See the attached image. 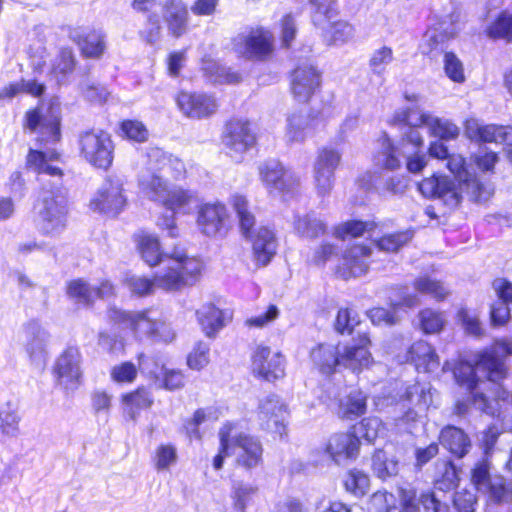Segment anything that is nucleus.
<instances>
[{"instance_id": "obj_2", "label": "nucleus", "mask_w": 512, "mask_h": 512, "mask_svg": "<svg viewBox=\"0 0 512 512\" xmlns=\"http://www.w3.org/2000/svg\"><path fill=\"white\" fill-rule=\"evenodd\" d=\"M447 159V168L454 179L446 175L424 178L418 185L421 194L439 200L448 210L456 209L464 194L474 202L487 199L489 193L476 175L468 170L464 158L461 155H449Z\"/></svg>"}, {"instance_id": "obj_27", "label": "nucleus", "mask_w": 512, "mask_h": 512, "mask_svg": "<svg viewBox=\"0 0 512 512\" xmlns=\"http://www.w3.org/2000/svg\"><path fill=\"white\" fill-rule=\"evenodd\" d=\"M226 207L221 203H206L198 210L197 225L207 236H216L225 229Z\"/></svg>"}, {"instance_id": "obj_34", "label": "nucleus", "mask_w": 512, "mask_h": 512, "mask_svg": "<svg viewBox=\"0 0 512 512\" xmlns=\"http://www.w3.org/2000/svg\"><path fill=\"white\" fill-rule=\"evenodd\" d=\"M258 493L259 487L251 482L233 481L229 494L233 512H247L254 505Z\"/></svg>"}, {"instance_id": "obj_14", "label": "nucleus", "mask_w": 512, "mask_h": 512, "mask_svg": "<svg viewBox=\"0 0 512 512\" xmlns=\"http://www.w3.org/2000/svg\"><path fill=\"white\" fill-rule=\"evenodd\" d=\"M404 98L410 102V105L396 109L389 119V124L404 127L399 142L404 150H408V145L412 146V150L420 149L424 144V139L419 129L423 126L412 125L407 120L397 119V117L400 114L409 115L415 111H423V108L420 107L422 97L415 93H405Z\"/></svg>"}, {"instance_id": "obj_48", "label": "nucleus", "mask_w": 512, "mask_h": 512, "mask_svg": "<svg viewBox=\"0 0 512 512\" xmlns=\"http://www.w3.org/2000/svg\"><path fill=\"white\" fill-rule=\"evenodd\" d=\"M293 225L295 231L306 238H316L326 230V225L313 213L296 215Z\"/></svg>"}, {"instance_id": "obj_15", "label": "nucleus", "mask_w": 512, "mask_h": 512, "mask_svg": "<svg viewBox=\"0 0 512 512\" xmlns=\"http://www.w3.org/2000/svg\"><path fill=\"white\" fill-rule=\"evenodd\" d=\"M159 313L156 310L124 311L112 309L110 318L132 331L135 337L151 338L155 333Z\"/></svg>"}, {"instance_id": "obj_49", "label": "nucleus", "mask_w": 512, "mask_h": 512, "mask_svg": "<svg viewBox=\"0 0 512 512\" xmlns=\"http://www.w3.org/2000/svg\"><path fill=\"white\" fill-rule=\"evenodd\" d=\"M324 37L329 44L342 45L352 39L353 27L346 21H331L325 25Z\"/></svg>"}, {"instance_id": "obj_20", "label": "nucleus", "mask_w": 512, "mask_h": 512, "mask_svg": "<svg viewBox=\"0 0 512 512\" xmlns=\"http://www.w3.org/2000/svg\"><path fill=\"white\" fill-rule=\"evenodd\" d=\"M235 50L247 58H261L269 55L273 48L272 34L262 28L252 30L248 35L235 39Z\"/></svg>"}, {"instance_id": "obj_62", "label": "nucleus", "mask_w": 512, "mask_h": 512, "mask_svg": "<svg viewBox=\"0 0 512 512\" xmlns=\"http://www.w3.org/2000/svg\"><path fill=\"white\" fill-rule=\"evenodd\" d=\"M393 59V51L390 47L383 46L376 49L369 59L370 70L376 75H382Z\"/></svg>"}, {"instance_id": "obj_52", "label": "nucleus", "mask_w": 512, "mask_h": 512, "mask_svg": "<svg viewBox=\"0 0 512 512\" xmlns=\"http://www.w3.org/2000/svg\"><path fill=\"white\" fill-rule=\"evenodd\" d=\"M375 223L372 221H358L350 220L338 225L335 228L334 234L339 239H346L347 237H361L366 232H370L375 228Z\"/></svg>"}, {"instance_id": "obj_12", "label": "nucleus", "mask_w": 512, "mask_h": 512, "mask_svg": "<svg viewBox=\"0 0 512 512\" xmlns=\"http://www.w3.org/2000/svg\"><path fill=\"white\" fill-rule=\"evenodd\" d=\"M124 184L123 177L116 174L109 175L91 200V208L113 216L119 214L127 205Z\"/></svg>"}, {"instance_id": "obj_1", "label": "nucleus", "mask_w": 512, "mask_h": 512, "mask_svg": "<svg viewBox=\"0 0 512 512\" xmlns=\"http://www.w3.org/2000/svg\"><path fill=\"white\" fill-rule=\"evenodd\" d=\"M512 355V342L497 340L490 350H486L474 356L469 362H459L454 369V377L457 383L471 391L472 405L491 416L500 417L502 405L508 406L510 393L502 386H498L495 392L494 402H490L483 393L475 391L481 381V374L488 381L498 383L507 376V367L502 358Z\"/></svg>"}, {"instance_id": "obj_36", "label": "nucleus", "mask_w": 512, "mask_h": 512, "mask_svg": "<svg viewBox=\"0 0 512 512\" xmlns=\"http://www.w3.org/2000/svg\"><path fill=\"white\" fill-rule=\"evenodd\" d=\"M59 154L55 151L44 153L38 150L30 149L27 158L26 165L29 169H32L38 174H46L53 177L61 178L63 175L62 169L55 166L53 162L57 160Z\"/></svg>"}, {"instance_id": "obj_50", "label": "nucleus", "mask_w": 512, "mask_h": 512, "mask_svg": "<svg viewBox=\"0 0 512 512\" xmlns=\"http://www.w3.org/2000/svg\"><path fill=\"white\" fill-rule=\"evenodd\" d=\"M122 403L127 414L134 420L140 410L151 406L152 399L145 389H138L135 392L123 395Z\"/></svg>"}, {"instance_id": "obj_3", "label": "nucleus", "mask_w": 512, "mask_h": 512, "mask_svg": "<svg viewBox=\"0 0 512 512\" xmlns=\"http://www.w3.org/2000/svg\"><path fill=\"white\" fill-rule=\"evenodd\" d=\"M202 262L185 251L176 250L169 259V265L155 275L151 281L145 277L132 275L126 278V285L134 294H150L155 287L174 291L194 285L201 274Z\"/></svg>"}, {"instance_id": "obj_58", "label": "nucleus", "mask_w": 512, "mask_h": 512, "mask_svg": "<svg viewBox=\"0 0 512 512\" xmlns=\"http://www.w3.org/2000/svg\"><path fill=\"white\" fill-rule=\"evenodd\" d=\"M75 66V60L71 49L64 48L55 58L52 66V73L60 83L70 74Z\"/></svg>"}, {"instance_id": "obj_43", "label": "nucleus", "mask_w": 512, "mask_h": 512, "mask_svg": "<svg viewBox=\"0 0 512 512\" xmlns=\"http://www.w3.org/2000/svg\"><path fill=\"white\" fill-rule=\"evenodd\" d=\"M202 70L210 81L219 84H234L241 81L242 77L238 72L220 65L213 59H204Z\"/></svg>"}, {"instance_id": "obj_35", "label": "nucleus", "mask_w": 512, "mask_h": 512, "mask_svg": "<svg viewBox=\"0 0 512 512\" xmlns=\"http://www.w3.org/2000/svg\"><path fill=\"white\" fill-rule=\"evenodd\" d=\"M196 314L203 332L208 337H214L231 319L228 312L220 310L212 304L203 305Z\"/></svg>"}, {"instance_id": "obj_8", "label": "nucleus", "mask_w": 512, "mask_h": 512, "mask_svg": "<svg viewBox=\"0 0 512 512\" xmlns=\"http://www.w3.org/2000/svg\"><path fill=\"white\" fill-rule=\"evenodd\" d=\"M25 128L37 134L41 143H54L60 139V103L52 99L47 108L39 106L25 115Z\"/></svg>"}, {"instance_id": "obj_64", "label": "nucleus", "mask_w": 512, "mask_h": 512, "mask_svg": "<svg viewBox=\"0 0 512 512\" xmlns=\"http://www.w3.org/2000/svg\"><path fill=\"white\" fill-rule=\"evenodd\" d=\"M396 509V498L386 491L374 493L369 501V512H392Z\"/></svg>"}, {"instance_id": "obj_24", "label": "nucleus", "mask_w": 512, "mask_h": 512, "mask_svg": "<svg viewBox=\"0 0 512 512\" xmlns=\"http://www.w3.org/2000/svg\"><path fill=\"white\" fill-rule=\"evenodd\" d=\"M252 245V255L257 267H264L270 263L275 256L278 242L273 230L262 226L248 236Z\"/></svg>"}, {"instance_id": "obj_63", "label": "nucleus", "mask_w": 512, "mask_h": 512, "mask_svg": "<svg viewBox=\"0 0 512 512\" xmlns=\"http://www.w3.org/2000/svg\"><path fill=\"white\" fill-rule=\"evenodd\" d=\"M120 129L123 137L135 142H145L149 136L146 126L138 120H125Z\"/></svg>"}, {"instance_id": "obj_53", "label": "nucleus", "mask_w": 512, "mask_h": 512, "mask_svg": "<svg viewBox=\"0 0 512 512\" xmlns=\"http://www.w3.org/2000/svg\"><path fill=\"white\" fill-rule=\"evenodd\" d=\"M235 430V423H225L219 431L220 449L219 453L213 459V467L220 470L223 467L224 459L233 456L231 453V436Z\"/></svg>"}, {"instance_id": "obj_32", "label": "nucleus", "mask_w": 512, "mask_h": 512, "mask_svg": "<svg viewBox=\"0 0 512 512\" xmlns=\"http://www.w3.org/2000/svg\"><path fill=\"white\" fill-rule=\"evenodd\" d=\"M358 449L359 441L351 433H336L332 435L325 447L326 453L337 464L354 458L358 453Z\"/></svg>"}, {"instance_id": "obj_60", "label": "nucleus", "mask_w": 512, "mask_h": 512, "mask_svg": "<svg viewBox=\"0 0 512 512\" xmlns=\"http://www.w3.org/2000/svg\"><path fill=\"white\" fill-rule=\"evenodd\" d=\"M412 237H413V234L410 231H403V232L388 234V235H385L382 238H380L376 242V246L381 251L396 252L402 246L407 244L412 239Z\"/></svg>"}, {"instance_id": "obj_56", "label": "nucleus", "mask_w": 512, "mask_h": 512, "mask_svg": "<svg viewBox=\"0 0 512 512\" xmlns=\"http://www.w3.org/2000/svg\"><path fill=\"white\" fill-rule=\"evenodd\" d=\"M95 293L96 290L82 279L73 280L67 286V295L76 303H92Z\"/></svg>"}, {"instance_id": "obj_37", "label": "nucleus", "mask_w": 512, "mask_h": 512, "mask_svg": "<svg viewBox=\"0 0 512 512\" xmlns=\"http://www.w3.org/2000/svg\"><path fill=\"white\" fill-rule=\"evenodd\" d=\"M197 201L196 193L178 185H170L161 205L174 213H187L189 206Z\"/></svg>"}, {"instance_id": "obj_22", "label": "nucleus", "mask_w": 512, "mask_h": 512, "mask_svg": "<svg viewBox=\"0 0 512 512\" xmlns=\"http://www.w3.org/2000/svg\"><path fill=\"white\" fill-rule=\"evenodd\" d=\"M319 120L302 111H294L287 115L284 139L289 144L303 143L313 136Z\"/></svg>"}, {"instance_id": "obj_39", "label": "nucleus", "mask_w": 512, "mask_h": 512, "mask_svg": "<svg viewBox=\"0 0 512 512\" xmlns=\"http://www.w3.org/2000/svg\"><path fill=\"white\" fill-rule=\"evenodd\" d=\"M441 444L457 457H463L470 448V440L463 430L448 426L441 431Z\"/></svg>"}, {"instance_id": "obj_38", "label": "nucleus", "mask_w": 512, "mask_h": 512, "mask_svg": "<svg viewBox=\"0 0 512 512\" xmlns=\"http://www.w3.org/2000/svg\"><path fill=\"white\" fill-rule=\"evenodd\" d=\"M500 131L501 125H484L474 118L465 122V135L472 141L499 144Z\"/></svg>"}, {"instance_id": "obj_10", "label": "nucleus", "mask_w": 512, "mask_h": 512, "mask_svg": "<svg viewBox=\"0 0 512 512\" xmlns=\"http://www.w3.org/2000/svg\"><path fill=\"white\" fill-rule=\"evenodd\" d=\"M81 156L92 166L107 170L113 162L114 145L102 130L86 131L79 137Z\"/></svg>"}, {"instance_id": "obj_28", "label": "nucleus", "mask_w": 512, "mask_h": 512, "mask_svg": "<svg viewBox=\"0 0 512 512\" xmlns=\"http://www.w3.org/2000/svg\"><path fill=\"white\" fill-rule=\"evenodd\" d=\"M320 85V74L312 65L297 67L292 75L291 90L299 102H306Z\"/></svg>"}, {"instance_id": "obj_4", "label": "nucleus", "mask_w": 512, "mask_h": 512, "mask_svg": "<svg viewBox=\"0 0 512 512\" xmlns=\"http://www.w3.org/2000/svg\"><path fill=\"white\" fill-rule=\"evenodd\" d=\"M147 157V171L139 176V189L146 198L161 204L170 185L157 172L181 179L186 174L185 164L177 156L158 147L150 148Z\"/></svg>"}, {"instance_id": "obj_51", "label": "nucleus", "mask_w": 512, "mask_h": 512, "mask_svg": "<svg viewBox=\"0 0 512 512\" xmlns=\"http://www.w3.org/2000/svg\"><path fill=\"white\" fill-rule=\"evenodd\" d=\"M310 3L313 23L320 28H325L337 15L335 0H310Z\"/></svg>"}, {"instance_id": "obj_46", "label": "nucleus", "mask_w": 512, "mask_h": 512, "mask_svg": "<svg viewBox=\"0 0 512 512\" xmlns=\"http://www.w3.org/2000/svg\"><path fill=\"white\" fill-rule=\"evenodd\" d=\"M366 395L360 390L351 391L340 401L339 414L342 418L353 419L363 415L366 411Z\"/></svg>"}, {"instance_id": "obj_19", "label": "nucleus", "mask_w": 512, "mask_h": 512, "mask_svg": "<svg viewBox=\"0 0 512 512\" xmlns=\"http://www.w3.org/2000/svg\"><path fill=\"white\" fill-rule=\"evenodd\" d=\"M407 120L416 126H425L430 134L444 140H453L459 135V128L447 119H442L429 111H415L409 115L400 114L397 119Z\"/></svg>"}, {"instance_id": "obj_57", "label": "nucleus", "mask_w": 512, "mask_h": 512, "mask_svg": "<svg viewBox=\"0 0 512 512\" xmlns=\"http://www.w3.org/2000/svg\"><path fill=\"white\" fill-rule=\"evenodd\" d=\"M382 430L383 426L379 418L368 417L355 426L353 435L357 437L358 441L364 439L367 442H373Z\"/></svg>"}, {"instance_id": "obj_54", "label": "nucleus", "mask_w": 512, "mask_h": 512, "mask_svg": "<svg viewBox=\"0 0 512 512\" xmlns=\"http://www.w3.org/2000/svg\"><path fill=\"white\" fill-rule=\"evenodd\" d=\"M79 46L84 56L98 58L105 51V37L101 32L91 31L79 41Z\"/></svg>"}, {"instance_id": "obj_7", "label": "nucleus", "mask_w": 512, "mask_h": 512, "mask_svg": "<svg viewBox=\"0 0 512 512\" xmlns=\"http://www.w3.org/2000/svg\"><path fill=\"white\" fill-rule=\"evenodd\" d=\"M342 150L324 145L317 150L312 167L314 189L319 197L328 196L335 184V172L342 162Z\"/></svg>"}, {"instance_id": "obj_26", "label": "nucleus", "mask_w": 512, "mask_h": 512, "mask_svg": "<svg viewBox=\"0 0 512 512\" xmlns=\"http://www.w3.org/2000/svg\"><path fill=\"white\" fill-rule=\"evenodd\" d=\"M134 242L137 251L146 264L154 267L161 263L166 262V267L169 265L171 255L176 251H183L182 249L175 248L170 254H165L160 245L157 235L146 231H140L134 235Z\"/></svg>"}, {"instance_id": "obj_55", "label": "nucleus", "mask_w": 512, "mask_h": 512, "mask_svg": "<svg viewBox=\"0 0 512 512\" xmlns=\"http://www.w3.org/2000/svg\"><path fill=\"white\" fill-rule=\"evenodd\" d=\"M372 468L375 474L385 479L398 473V462L394 458H389L383 450H378L372 457Z\"/></svg>"}, {"instance_id": "obj_31", "label": "nucleus", "mask_w": 512, "mask_h": 512, "mask_svg": "<svg viewBox=\"0 0 512 512\" xmlns=\"http://www.w3.org/2000/svg\"><path fill=\"white\" fill-rule=\"evenodd\" d=\"M162 16L172 36L179 38L186 33L189 14L187 6L182 0H166Z\"/></svg>"}, {"instance_id": "obj_42", "label": "nucleus", "mask_w": 512, "mask_h": 512, "mask_svg": "<svg viewBox=\"0 0 512 512\" xmlns=\"http://www.w3.org/2000/svg\"><path fill=\"white\" fill-rule=\"evenodd\" d=\"M486 35L491 39L512 42V8L501 11L486 27Z\"/></svg>"}, {"instance_id": "obj_44", "label": "nucleus", "mask_w": 512, "mask_h": 512, "mask_svg": "<svg viewBox=\"0 0 512 512\" xmlns=\"http://www.w3.org/2000/svg\"><path fill=\"white\" fill-rule=\"evenodd\" d=\"M413 287L420 294L430 296L437 301L444 300L450 294L449 288L431 275L417 277L414 280Z\"/></svg>"}, {"instance_id": "obj_25", "label": "nucleus", "mask_w": 512, "mask_h": 512, "mask_svg": "<svg viewBox=\"0 0 512 512\" xmlns=\"http://www.w3.org/2000/svg\"><path fill=\"white\" fill-rule=\"evenodd\" d=\"M179 109L190 118H203L213 114L217 102L213 96L202 93L180 92L176 98Z\"/></svg>"}, {"instance_id": "obj_17", "label": "nucleus", "mask_w": 512, "mask_h": 512, "mask_svg": "<svg viewBox=\"0 0 512 512\" xmlns=\"http://www.w3.org/2000/svg\"><path fill=\"white\" fill-rule=\"evenodd\" d=\"M287 408L278 396L272 395L261 400L258 411L260 426L280 437L286 434Z\"/></svg>"}, {"instance_id": "obj_47", "label": "nucleus", "mask_w": 512, "mask_h": 512, "mask_svg": "<svg viewBox=\"0 0 512 512\" xmlns=\"http://www.w3.org/2000/svg\"><path fill=\"white\" fill-rule=\"evenodd\" d=\"M419 328L424 334H438L447 324L444 312L425 308L418 313Z\"/></svg>"}, {"instance_id": "obj_29", "label": "nucleus", "mask_w": 512, "mask_h": 512, "mask_svg": "<svg viewBox=\"0 0 512 512\" xmlns=\"http://www.w3.org/2000/svg\"><path fill=\"white\" fill-rule=\"evenodd\" d=\"M371 249L364 245H355L349 248L343 255L342 262L337 269V274L343 279L358 277L368 270V258Z\"/></svg>"}, {"instance_id": "obj_45", "label": "nucleus", "mask_w": 512, "mask_h": 512, "mask_svg": "<svg viewBox=\"0 0 512 512\" xmlns=\"http://www.w3.org/2000/svg\"><path fill=\"white\" fill-rule=\"evenodd\" d=\"M230 202L238 216L241 233L247 238L255 232V216L249 208L248 200L243 195L234 194Z\"/></svg>"}, {"instance_id": "obj_5", "label": "nucleus", "mask_w": 512, "mask_h": 512, "mask_svg": "<svg viewBox=\"0 0 512 512\" xmlns=\"http://www.w3.org/2000/svg\"><path fill=\"white\" fill-rule=\"evenodd\" d=\"M67 196L63 189L43 190L35 206L36 224L45 235L57 236L67 223Z\"/></svg>"}, {"instance_id": "obj_16", "label": "nucleus", "mask_w": 512, "mask_h": 512, "mask_svg": "<svg viewBox=\"0 0 512 512\" xmlns=\"http://www.w3.org/2000/svg\"><path fill=\"white\" fill-rule=\"evenodd\" d=\"M231 446V453L239 466L252 469L261 463L263 455L261 442L251 435L238 433L236 424L231 436Z\"/></svg>"}, {"instance_id": "obj_30", "label": "nucleus", "mask_w": 512, "mask_h": 512, "mask_svg": "<svg viewBox=\"0 0 512 512\" xmlns=\"http://www.w3.org/2000/svg\"><path fill=\"white\" fill-rule=\"evenodd\" d=\"M342 347L333 344H318L310 351L313 367L322 375L331 376L341 364Z\"/></svg>"}, {"instance_id": "obj_41", "label": "nucleus", "mask_w": 512, "mask_h": 512, "mask_svg": "<svg viewBox=\"0 0 512 512\" xmlns=\"http://www.w3.org/2000/svg\"><path fill=\"white\" fill-rule=\"evenodd\" d=\"M419 304V298L416 295H407L403 298V300L399 303H394L392 305L393 312L381 307L373 308L368 312V317L372 321L373 324L376 325H393L398 321L396 316L397 308L401 306L405 307H414Z\"/></svg>"}, {"instance_id": "obj_21", "label": "nucleus", "mask_w": 512, "mask_h": 512, "mask_svg": "<svg viewBox=\"0 0 512 512\" xmlns=\"http://www.w3.org/2000/svg\"><path fill=\"white\" fill-rule=\"evenodd\" d=\"M370 344L369 337L364 333L359 335L358 343L343 346L341 354L342 367L354 373H360L368 369L374 363V359L369 351Z\"/></svg>"}, {"instance_id": "obj_18", "label": "nucleus", "mask_w": 512, "mask_h": 512, "mask_svg": "<svg viewBox=\"0 0 512 512\" xmlns=\"http://www.w3.org/2000/svg\"><path fill=\"white\" fill-rule=\"evenodd\" d=\"M252 371L267 381H274L284 376L285 359L280 352L258 346L252 355Z\"/></svg>"}, {"instance_id": "obj_33", "label": "nucleus", "mask_w": 512, "mask_h": 512, "mask_svg": "<svg viewBox=\"0 0 512 512\" xmlns=\"http://www.w3.org/2000/svg\"><path fill=\"white\" fill-rule=\"evenodd\" d=\"M407 360L413 363L419 372L432 373L440 366L439 356L434 347L424 340L416 341L407 353Z\"/></svg>"}, {"instance_id": "obj_11", "label": "nucleus", "mask_w": 512, "mask_h": 512, "mask_svg": "<svg viewBox=\"0 0 512 512\" xmlns=\"http://www.w3.org/2000/svg\"><path fill=\"white\" fill-rule=\"evenodd\" d=\"M257 142L253 125L244 119H233L226 123L222 143L231 158L240 161Z\"/></svg>"}, {"instance_id": "obj_6", "label": "nucleus", "mask_w": 512, "mask_h": 512, "mask_svg": "<svg viewBox=\"0 0 512 512\" xmlns=\"http://www.w3.org/2000/svg\"><path fill=\"white\" fill-rule=\"evenodd\" d=\"M432 403L433 391L429 383H415L408 386L395 405L396 425L418 421L426 414Z\"/></svg>"}, {"instance_id": "obj_61", "label": "nucleus", "mask_w": 512, "mask_h": 512, "mask_svg": "<svg viewBox=\"0 0 512 512\" xmlns=\"http://www.w3.org/2000/svg\"><path fill=\"white\" fill-rule=\"evenodd\" d=\"M445 41L446 36L443 33L436 29H429L423 37L422 52L430 56H437L444 51Z\"/></svg>"}, {"instance_id": "obj_13", "label": "nucleus", "mask_w": 512, "mask_h": 512, "mask_svg": "<svg viewBox=\"0 0 512 512\" xmlns=\"http://www.w3.org/2000/svg\"><path fill=\"white\" fill-rule=\"evenodd\" d=\"M56 383L66 392H74L82 383L81 354L76 347H68L54 365Z\"/></svg>"}, {"instance_id": "obj_59", "label": "nucleus", "mask_w": 512, "mask_h": 512, "mask_svg": "<svg viewBox=\"0 0 512 512\" xmlns=\"http://www.w3.org/2000/svg\"><path fill=\"white\" fill-rule=\"evenodd\" d=\"M443 68L445 75L455 83H464L465 68L460 58L453 52H445L443 58Z\"/></svg>"}, {"instance_id": "obj_40", "label": "nucleus", "mask_w": 512, "mask_h": 512, "mask_svg": "<svg viewBox=\"0 0 512 512\" xmlns=\"http://www.w3.org/2000/svg\"><path fill=\"white\" fill-rule=\"evenodd\" d=\"M407 154L399 144L395 145L390 138L384 137L381 139V150L376 156V162L382 168L388 170H396L401 166V156Z\"/></svg>"}, {"instance_id": "obj_9", "label": "nucleus", "mask_w": 512, "mask_h": 512, "mask_svg": "<svg viewBox=\"0 0 512 512\" xmlns=\"http://www.w3.org/2000/svg\"><path fill=\"white\" fill-rule=\"evenodd\" d=\"M259 178L272 195L283 198L292 195L299 187L300 179L290 169L275 159L267 160L258 167Z\"/></svg>"}, {"instance_id": "obj_23", "label": "nucleus", "mask_w": 512, "mask_h": 512, "mask_svg": "<svg viewBox=\"0 0 512 512\" xmlns=\"http://www.w3.org/2000/svg\"><path fill=\"white\" fill-rule=\"evenodd\" d=\"M25 350L33 364L45 365L48 356L49 333L37 322H29L25 327Z\"/></svg>"}]
</instances>
